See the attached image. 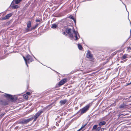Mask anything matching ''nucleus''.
I'll use <instances>...</instances> for the list:
<instances>
[{"mask_svg": "<svg viewBox=\"0 0 131 131\" xmlns=\"http://www.w3.org/2000/svg\"><path fill=\"white\" fill-rule=\"evenodd\" d=\"M66 32L69 36L71 39H73L74 36L75 37V40H78L80 38V36L78 32L75 31L73 28L72 30L70 28H67L66 30Z\"/></svg>", "mask_w": 131, "mask_h": 131, "instance_id": "f257e3e1", "label": "nucleus"}, {"mask_svg": "<svg viewBox=\"0 0 131 131\" xmlns=\"http://www.w3.org/2000/svg\"><path fill=\"white\" fill-rule=\"evenodd\" d=\"M90 106V104H89L85 106L81 109L77 114H78L79 112H80L81 115H82L83 113H85L89 110Z\"/></svg>", "mask_w": 131, "mask_h": 131, "instance_id": "f03ea898", "label": "nucleus"}, {"mask_svg": "<svg viewBox=\"0 0 131 131\" xmlns=\"http://www.w3.org/2000/svg\"><path fill=\"white\" fill-rule=\"evenodd\" d=\"M33 117H32L28 119H24L19 122V123L22 125L26 124L28 123L30 121H32L33 120Z\"/></svg>", "mask_w": 131, "mask_h": 131, "instance_id": "7ed1b4c3", "label": "nucleus"}, {"mask_svg": "<svg viewBox=\"0 0 131 131\" xmlns=\"http://www.w3.org/2000/svg\"><path fill=\"white\" fill-rule=\"evenodd\" d=\"M43 112L42 110H40L38 111L36 114L34 115V117H33L34 119V121H35L38 117L43 113Z\"/></svg>", "mask_w": 131, "mask_h": 131, "instance_id": "20e7f679", "label": "nucleus"}, {"mask_svg": "<svg viewBox=\"0 0 131 131\" xmlns=\"http://www.w3.org/2000/svg\"><path fill=\"white\" fill-rule=\"evenodd\" d=\"M86 57L91 60L93 59V57L92 54L91 53L90 51L88 50L86 54Z\"/></svg>", "mask_w": 131, "mask_h": 131, "instance_id": "39448f33", "label": "nucleus"}, {"mask_svg": "<svg viewBox=\"0 0 131 131\" xmlns=\"http://www.w3.org/2000/svg\"><path fill=\"white\" fill-rule=\"evenodd\" d=\"M26 60L27 61V64L29 63L34 61V60L31 57L29 54H27L26 56Z\"/></svg>", "mask_w": 131, "mask_h": 131, "instance_id": "423d86ee", "label": "nucleus"}, {"mask_svg": "<svg viewBox=\"0 0 131 131\" xmlns=\"http://www.w3.org/2000/svg\"><path fill=\"white\" fill-rule=\"evenodd\" d=\"M22 0H21L20 2L18 3H16V0H14L12 2V8H13L14 9H16L17 8L19 7V6L17 5H14V4H18Z\"/></svg>", "mask_w": 131, "mask_h": 131, "instance_id": "0eeeda50", "label": "nucleus"}, {"mask_svg": "<svg viewBox=\"0 0 131 131\" xmlns=\"http://www.w3.org/2000/svg\"><path fill=\"white\" fill-rule=\"evenodd\" d=\"M4 96L8 98L10 100H14V98L11 95L7 94L6 93H5Z\"/></svg>", "mask_w": 131, "mask_h": 131, "instance_id": "6e6552de", "label": "nucleus"}, {"mask_svg": "<svg viewBox=\"0 0 131 131\" xmlns=\"http://www.w3.org/2000/svg\"><path fill=\"white\" fill-rule=\"evenodd\" d=\"M31 22L30 21H29L27 24V28L25 30L26 31L28 32L30 31V29H29V28L31 26Z\"/></svg>", "mask_w": 131, "mask_h": 131, "instance_id": "1a4fd4ad", "label": "nucleus"}, {"mask_svg": "<svg viewBox=\"0 0 131 131\" xmlns=\"http://www.w3.org/2000/svg\"><path fill=\"white\" fill-rule=\"evenodd\" d=\"M67 81V79L66 78H65L61 80L59 82V85L60 86L61 85L63 84Z\"/></svg>", "mask_w": 131, "mask_h": 131, "instance_id": "9d476101", "label": "nucleus"}, {"mask_svg": "<svg viewBox=\"0 0 131 131\" xmlns=\"http://www.w3.org/2000/svg\"><path fill=\"white\" fill-rule=\"evenodd\" d=\"M12 15V13H9L7 14L5 16L2 18L1 19L2 20H3L8 19Z\"/></svg>", "mask_w": 131, "mask_h": 131, "instance_id": "9b49d317", "label": "nucleus"}, {"mask_svg": "<svg viewBox=\"0 0 131 131\" xmlns=\"http://www.w3.org/2000/svg\"><path fill=\"white\" fill-rule=\"evenodd\" d=\"M67 100L66 99H64V100H62L60 101V103L61 105L65 104L67 102Z\"/></svg>", "mask_w": 131, "mask_h": 131, "instance_id": "f8f14e48", "label": "nucleus"}, {"mask_svg": "<svg viewBox=\"0 0 131 131\" xmlns=\"http://www.w3.org/2000/svg\"><path fill=\"white\" fill-rule=\"evenodd\" d=\"M2 104L3 105H6L8 104V102L5 100L2 101Z\"/></svg>", "mask_w": 131, "mask_h": 131, "instance_id": "ddd939ff", "label": "nucleus"}, {"mask_svg": "<svg viewBox=\"0 0 131 131\" xmlns=\"http://www.w3.org/2000/svg\"><path fill=\"white\" fill-rule=\"evenodd\" d=\"M106 122L104 121H103L100 122L99 124V126H103L105 125L106 124Z\"/></svg>", "mask_w": 131, "mask_h": 131, "instance_id": "4468645a", "label": "nucleus"}, {"mask_svg": "<svg viewBox=\"0 0 131 131\" xmlns=\"http://www.w3.org/2000/svg\"><path fill=\"white\" fill-rule=\"evenodd\" d=\"M126 105L125 104H121L119 106V108H125L126 106Z\"/></svg>", "mask_w": 131, "mask_h": 131, "instance_id": "2eb2a0df", "label": "nucleus"}, {"mask_svg": "<svg viewBox=\"0 0 131 131\" xmlns=\"http://www.w3.org/2000/svg\"><path fill=\"white\" fill-rule=\"evenodd\" d=\"M57 27V25L56 24H54L52 25L51 28L53 29L56 28Z\"/></svg>", "mask_w": 131, "mask_h": 131, "instance_id": "dca6fc26", "label": "nucleus"}, {"mask_svg": "<svg viewBox=\"0 0 131 131\" xmlns=\"http://www.w3.org/2000/svg\"><path fill=\"white\" fill-rule=\"evenodd\" d=\"M128 56V55L127 54H125L123 55L122 57V59H126V58H127V57Z\"/></svg>", "mask_w": 131, "mask_h": 131, "instance_id": "f3484780", "label": "nucleus"}, {"mask_svg": "<svg viewBox=\"0 0 131 131\" xmlns=\"http://www.w3.org/2000/svg\"><path fill=\"white\" fill-rule=\"evenodd\" d=\"M87 124H85L83 126L81 127L79 130H78L77 131H81V130L83 128H84L85 127L86 125Z\"/></svg>", "mask_w": 131, "mask_h": 131, "instance_id": "a211bd4d", "label": "nucleus"}, {"mask_svg": "<svg viewBox=\"0 0 131 131\" xmlns=\"http://www.w3.org/2000/svg\"><path fill=\"white\" fill-rule=\"evenodd\" d=\"M97 125H94L93 127V128H92V130H96L97 127Z\"/></svg>", "mask_w": 131, "mask_h": 131, "instance_id": "6ab92c4d", "label": "nucleus"}, {"mask_svg": "<svg viewBox=\"0 0 131 131\" xmlns=\"http://www.w3.org/2000/svg\"><path fill=\"white\" fill-rule=\"evenodd\" d=\"M78 47L79 49L80 50H81L83 48H82V46H81V45H80V44H78Z\"/></svg>", "mask_w": 131, "mask_h": 131, "instance_id": "aec40b11", "label": "nucleus"}, {"mask_svg": "<svg viewBox=\"0 0 131 131\" xmlns=\"http://www.w3.org/2000/svg\"><path fill=\"white\" fill-rule=\"evenodd\" d=\"M23 58L24 59V60L25 61V63H26V66H27V67H28V65L27 64V61L26 60V57L25 58L24 56H23Z\"/></svg>", "mask_w": 131, "mask_h": 131, "instance_id": "412c9836", "label": "nucleus"}, {"mask_svg": "<svg viewBox=\"0 0 131 131\" xmlns=\"http://www.w3.org/2000/svg\"><path fill=\"white\" fill-rule=\"evenodd\" d=\"M37 26H38V24H37V25H35L34 27H32L30 29L31 31L33 29H35L37 27Z\"/></svg>", "mask_w": 131, "mask_h": 131, "instance_id": "4be33fe9", "label": "nucleus"}, {"mask_svg": "<svg viewBox=\"0 0 131 131\" xmlns=\"http://www.w3.org/2000/svg\"><path fill=\"white\" fill-rule=\"evenodd\" d=\"M23 97L25 99H27L28 98V97L26 95L24 94L23 95Z\"/></svg>", "mask_w": 131, "mask_h": 131, "instance_id": "5701e85b", "label": "nucleus"}, {"mask_svg": "<svg viewBox=\"0 0 131 131\" xmlns=\"http://www.w3.org/2000/svg\"><path fill=\"white\" fill-rule=\"evenodd\" d=\"M101 128V127H97L95 131H99L100 130Z\"/></svg>", "mask_w": 131, "mask_h": 131, "instance_id": "b1692460", "label": "nucleus"}, {"mask_svg": "<svg viewBox=\"0 0 131 131\" xmlns=\"http://www.w3.org/2000/svg\"><path fill=\"white\" fill-rule=\"evenodd\" d=\"M69 18H70L72 19H73L74 18L73 17V16L72 15H70L69 16Z\"/></svg>", "mask_w": 131, "mask_h": 131, "instance_id": "393cba45", "label": "nucleus"}, {"mask_svg": "<svg viewBox=\"0 0 131 131\" xmlns=\"http://www.w3.org/2000/svg\"><path fill=\"white\" fill-rule=\"evenodd\" d=\"M41 20H42V19H37L36 20V22H40L41 21Z\"/></svg>", "mask_w": 131, "mask_h": 131, "instance_id": "a878e982", "label": "nucleus"}, {"mask_svg": "<svg viewBox=\"0 0 131 131\" xmlns=\"http://www.w3.org/2000/svg\"><path fill=\"white\" fill-rule=\"evenodd\" d=\"M52 104H51L50 105H48V106H47V107H49V108H51L52 107Z\"/></svg>", "mask_w": 131, "mask_h": 131, "instance_id": "bb28decb", "label": "nucleus"}, {"mask_svg": "<svg viewBox=\"0 0 131 131\" xmlns=\"http://www.w3.org/2000/svg\"><path fill=\"white\" fill-rule=\"evenodd\" d=\"M26 95H30V93L29 92H27L26 93Z\"/></svg>", "mask_w": 131, "mask_h": 131, "instance_id": "cd10ccee", "label": "nucleus"}, {"mask_svg": "<svg viewBox=\"0 0 131 131\" xmlns=\"http://www.w3.org/2000/svg\"><path fill=\"white\" fill-rule=\"evenodd\" d=\"M62 34L64 35H65V36H67V34H66V32H62Z\"/></svg>", "mask_w": 131, "mask_h": 131, "instance_id": "c85d7f7f", "label": "nucleus"}, {"mask_svg": "<svg viewBox=\"0 0 131 131\" xmlns=\"http://www.w3.org/2000/svg\"><path fill=\"white\" fill-rule=\"evenodd\" d=\"M21 0H16V3H18Z\"/></svg>", "mask_w": 131, "mask_h": 131, "instance_id": "c756f323", "label": "nucleus"}, {"mask_svg": "<svg viewBox=\"0 0 131 131\" xmlns=\"http://www.w3.org/2000/svg\"><path fill=\"white\" fill-rule=\"evenodd\" d=\"M128 50H130L131 49V47H129L128 48Z\"/></svg>", "mask_w": 131, "mask_h": 131, "instance_id": "7c9ffc66", "label": "nucleus"}, {"mask_svg": "<svg viewBox=\"0 0 131 131\" xmlns=\"http://www.w3.org/2000/svg\"><path fill=\"white\" fill-rule=\"evenodd\" d=\"M120 1H121L122 2V3H123L124 5H125V7H126V5H125V4H124V3H123V2L122 1V0H120ZM126 9V10H127V9Z\"/></svg>", "mask_w": 131, "mask_h": 131, "instance_id": "2f4dec72", "label": "nucleus"}, {"mask_svg": "<svg viewBox=\"0 0 131 131\" xmlns=\"http://www.w3.org/2000/svg\"><path fill=\"white\" fill-rule=\"evenodd\" d=\"M1 114V115H0V116H4V114Z\"/></svg>", "mask_w": 131, "mask_h": 131, "instance_id": "473e14b6", "label": "nucleus"}, {"mask_svg": "<svg viewBox=\"0 0 131 131\" xmlns=\"http://www.w3.org/2000/svg\"><path fill=\"white\" fill-rule=\"evenodd\" d=\"M73 20L74 21V23H76V20H75V19H74H74H73Z\"/></svg>", "mask_w": 131, "mask_h": 131, "instance_id": "72a5a7b5", "label": "nucleus"}, {"mask_svg": "<svg viewBox=\"0 0 131 131\" xmlns=\"http://www.w3.org/2000/svg\"><path fill=\"white\" fill-rule=\"evenodd\" d=\"M34 56V58L35 59H36L35 58V57L34 56Z\"/></svg>", "mask_w": 131, "mask_h": 131, "instance_id": "f704fd0d", "label": "nucleus"}, {"mask_svg": "<svg viewBox=\"0 0 131 131\" xmlns=\"http://www.w3.org/2000/svg\"><path fill=\"white\" fill-rule=\"evenodd\" d=\"M34 56V58L35 59H36L35 58V57L34 56Z\"/></svg>", "mask_w": 131, "mask_h": 131, "instance_id": "c9c22d12", "label": "nucleus"}, {"mask_svg": "<svg viewBox=\"0 0 131 131\" xmlns=\"http://www.w3.org/2000/svg\"><path fill=\"white\" fill-rule=\"evenodd\" d=\"M126 60H124V61H126Z\"/></svg>", "mask_w": 131, "mask_h": 131, "instance_id": "e433bc0d", "label": "nucleus"}, {"mask_svg": "<svg viewBox=\"0 0 131 131\" xmlns=\"http://www.w3.org/2000/svg\"><path fill=\"white\" fill-rule=\"evenodd\" d=\"M0 92L1 93V92H2L1 91H0Z\"/></svg>", "mask_w": 131, "mask_h": 131, "instance_id": "4c0bfd02", "label": "nucleus"}]
</instances>
